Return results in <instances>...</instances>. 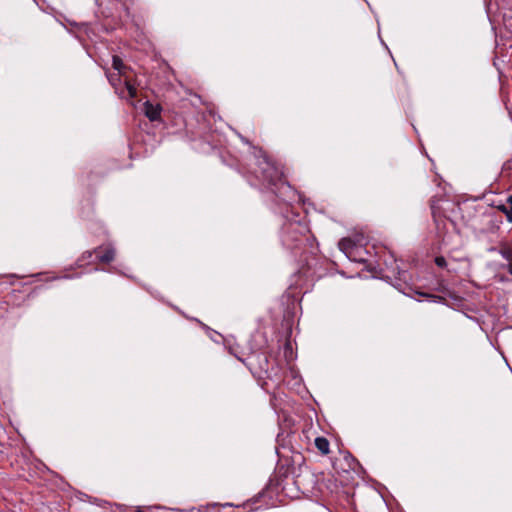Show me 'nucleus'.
Listing matches in <instances>:
<instances>
[{
    "mask_svg": "<svg viewBox=\"0 0 512 512\" xmlns=\"http://www.w3.org/2000/svg\"><path fill=\"white\" fill-rule=\"evenodd\" d=\"M358 465V462L356 461V459L350 457V461H349V467L351 469H355V467Z\"/></svg>",
    "mask_w": 512,
    "mask_h": 512,
    "instance_id": "16",
    "label": "nucleus"
},
{
    "mask_svg": "<svg viewBox=\"0 0 512 512\" xmlns=\"http://www.w3.org/2000/svg\"><path fill=\"white\" fill-rule=\"evenodd\" d=\"M120 75H121V74H119V73H118L117 75H111V76L109 77V81H110V83H111L112 85H115V81H119V80H120Z\"/></svg>",
    "mask_w": 512,
    "mask_h": 512,
    "instance_id": "15",
    "label": "nucleus"
},
{
    "mask_svg": "<svg viewBox=\"0 0 512 512\" xmlns=\"http://www.w3.org/2000/svg\"><path fill=\"white\" fill-rule=\"evenodd\" d=\"M253 156L257 169L251 173L255 175V178L282 202L294 201L296 190L286 180L282 168L273 162L261 148L253 147Z\"/></svg>",
    "mask_w": 512,
    "mask_h": 512,
    "instance_id": "1",
    "label": "nucleus"
},
{
    "mask_svg": "<svg viewBox=\"0 0 512 512\" xmlns=\"http://www.w3.org/2000/svg\"><path fill=\"white\" fill-rule=\"evenodd\" d=\"M144 110L146 117L150 121H156L160 118L161 107L159 105H154L147 101L144 105Z\"/></svg>",
    "mask_w": 512,
    "mask_h": 512,
    "instance_id": "6",
    "label": "nucleus"
},
{
    "mask_svg": "<svg viewBox=\"0 0 512 512\" xmlns=\"http://www.w3.org/2000/svg\"><path fill=\"white\" fill-rule=\"evenodd\" d=\"M499 253L509 263L512 262V249L511 248H509V247L501 248Z\"/></svg>",
    "mask_w": 512,
    "mask_h": 512,
    "instance_id": "10",
    "label": "nucleus"
},
{
    "mask_svg": "<svg viewBox=\"0 0 512 512\" xmlns=\"http://www.w3.org/2000/svg\"><path fill=\"white\" fill-rule=\"evenodd\" d=\"M282 245L290 251L312 248L314 238L308 224L300 219H285L280 231Z\"/></svg>",
    "mask_w": 512,
    "mask_h": 512,
    "instance_id": "2",
    "label": "nucleus"
},
{
    "mask_svg": "<svg viewBox=\"0 0 512 512\" xmlns=\"http://www.w3.org/2000/svg\"><path fill=\"white\" fill-rule=\"evenodd\" d=\"M339 249L343 251L348 257H350L353 251L356 249L354 241L350 238H342L338 243Z\"/></svg>",
    "mask_w": 512,
    "mask_h": 512,
    "instance_id": "7",
    "label": "nucleus"
},
{
    "mask_svg": "<svg viewBox=\"0 0 512 512\" xmlns=\"http://www.w3.org/2000/svg\"><path fill=\"white\" fill-rule=\"evenodd\" d=\"M507 221L512 223V209H509V211L505 214Z\"/></svg>",
    "mask_w": 512,
    "mask_h": 512,
    "instance_id": "17",
    "label": "nucleus"
},
{
    "mask_svg": "<svg viewBox=\"0 0 512 512\" xmlns=\"http://www.w3.org/2000/svg\"><path fill=\"white\" fill-rule=\"evenodd\" d=\"M497 209L503 214H506L509 211L510 207L506 206L505 204H500L497 205Z\"/></svg>",
    "mask_w": 512,
    "mask_h": 512,
    "instance_id": "14",
    "label": "nucleus"
},
{
    "mask_svg": "<svg viewBox=\"0 0 512 512\" xmlns=\"http://www.w3.org/2000/svg\"><path fill=\"white\" fill-rule=\"evenodd\" d=\"M315 446L318 449V451L323 455H327L330 451V443L325 437H317L315 439Z\"/></svg>",
    "mask_w": 512,
    "mask_h": 512,
    "instance_id": "8",
    "label": "nucleus"
},
{
    "mask_svg": "<svg viewBox=\"0 0 512 512\" xmlns=\"http://www.w3.org/2000/svg\"><path fill=\"white\" fill-rule=\"evenodd\" d=\"M446 221H447L446 218H441V217L437 218V217H435V223H436V227H437V230H438L439 233H440V230H441V226H443V228L445 227Z\"/></svg>",
    "mask_w": 512,
    "mask_h": 512,
    "instance_id": "12",
    "label": "nucleus"
},
{
    "mask_svg": "<svg viewBox=\"0 0 512 512\" xmlns=\"http://www.w3.org/2000/svg\"><path fill=\"white\" fill-rule=\"evenodd\" d=\"M507 203L509 204L510 209H512V194L510 196H508Z\"/></svg>",
    "mask_w": 512,
    "mask_h": 512,
    "instance_id": "18",
    "label": "nucleus"
},
{
    "mask_svg": "<svg viewBox=\"0 0 512 512\" xmlns=\"http://www.w3.org/2000/svg\"><path fill=\"white\" fill-rule=\"evenodd\" d=\"M508 272L512 275V262L507 265Z\"/></svg>",
    "mask_w": 512,
    "mask_h": 512,
    "instance_id": "19",
    "label": "nucleus"
},
{
    "mask_svg": "<svg viewBox=\"0 0 512 512\" xmlns=\"http://www.w3.org/2000/svg\"><path fill=\"white\" fill-rule=\"evenodd\" d=\"M243 363L254 375L261 376V374L267 372L268 369V359L263 354H253L243 360Z\"/></svg>",
    "mask_w": 512,
    "mask_h": 512,
    "instance_id": "3",
    "label": "nucleus"
},
{
    "mask_svg": "<svg viewBox=\"0 0 512 512\" xmlns=\"http://www.w3.org/2000/svg\"><path fill=\"white\" fill-rule=\"evenodd\" d=\"M125 87L130 98H134L137 95V89L129 81H125Z\"/></svg>",
    "mask_w": 512,
    "mask_h": 512,
    "instance_id": "11",
    "label": "nucleus"
},
{
    "mask_svg": "<svg viewBox=\"0 0 512 512\" xmlns=\"http://www.w3.org/2000/svg\"><path fill=\"white\" fill-rule=\"evenodd\" d=\"M305 261L306 263L301 267L300 273H302L305 277L311 279L315 277H320V274H318L316 271L318 258L315 255H313L309 258H306Z\"/></svg>",
    "mask_w": 512,
    "mask_h": 512,
    "instance_id": "5",
    "label": "nucleus"
},
{
    "mask_svg": "<svg viewBox=\"0 0 512 512\" xmlns=\"http://www.w3.org/2000/svg\"><path fill=\"white\" fill-rule=\"evenodd\" d=\"M93 253L102 263H110L115 258V249L111 245L97 247L93 252L87 251L83 254V257L91 258Z\"/></svg>",
    "mask_w": 512,
    "mask_h": 512,
    "instance_id": "4",
    "label": "nucleus"
},
{
    "mask_svg": "<svg viewBox=\"0 0 512 512\" xmlns=\"http://www.w3.org/2000/svg\"><path fill=\"white\" fill-rule=\"evenodd\" d=\"M435 264L440 267V268H444L446 267L447 265V262H446V259L443 257V256H437L435 258Z\"/></svg>",
    "mask_w": 512,
    "mask_h": 512,
    "instance_id": "13",
    "label": "nucleus"
},
{
    "mask_svg": "<svg viewBox=\"0 0 512 512\" xmlns=\"http://www.w3.org/2000/svg\"><path fill=\"white\" fill-rule=\"evenodd\" d=\"M112 66L115 70L118 71L119 74H123L122 69L124 68V63L119 56H117V55L113 56Z\"/></svg>",
    "mask_w": 512,
    "mask_h": 512,
    "instance_id": "9",
    "label": "nucleus"
}]
</instances>
